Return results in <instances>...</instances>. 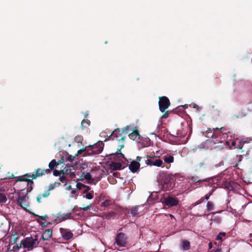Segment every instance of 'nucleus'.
Returning <instances> with one entry per match:
<instances>
[{
    "instance_id": "obj_1",
    "label": "nucleus",
    "mask_w": 252,
    "mask_h": 252,
    "mask_svg": "<svg viewBox=\"0 0 252 252\" xmlns=\"http://www.w3.org/2000/svg\"><path fill=\"white\" fill-rule=\"evenodd\" d=\"M129 128V126H126L122 129L118 128L115 129L111 133V134L108 136V138L105 140V141L109 140H113L116 138L118 141H124L126 138L125 135L127 134L128 132V129Z\"/></svg>"
},
{
    "instance_id": "obj_2",
    "label": "nucleus",
    "mask_w": 252,
    "mask_h": 252,
    "mask_svg": "<svg viewBox=\"0 0 252 252\" xmlns=\"http://www.w3.org/2000/svg\"><path fill=\"white\" fill-rule=\"evenodd\" d=\"M38 236L35 235L33 237H28L21 242L20 247L22 245L23 247L28 251L32 250L38 245Z\"/></svg>"
},
{
    "instance_id": "obj_3",
    "label": "nucleus",
    "mask_w": 252,
    "mask_h": 252,
    "mask_svg": "<svg viewBox=\"0 0 252 252\" xmlns=\"http://www.w3.org/2000/svg\"><path fill=\"white\" fill-rule=\"evenodd\" d=\"M104 144L102 141H99L93 145H89L87 153L89 155H97L101 153L103 151Z\"/></svg>"
},
{
    "instance_id": "obj_4",
    "label": "nucleus",
    "mask_w": 252,
    "mask_h": 252,
    "mask_svg": "<svg viewBox=\"0 0 252 252\" xmlns=\"http://www.w3.org/2000/svg\"><path fill=\"white\" fill-rule=\"evenodd\" d=\"M28 191H26L25 194L21 192L18 193L17 203L24 210H27V208L29 207V203L28 201L29 197L28 196Z\"/></svg>"
},
{
    "instance_id": "obj_5",
    "label": "nucleus",
    "mask_w": 252,
    "mask_h": 252,
    "mask_svg": "<svg viewBox=\"0 0 252 252\" xmlns=\"http://www.w3.org/2000/svg\"><path fill=\"white\" fill-rule=\"evenodd\" d=\"M211 163L209 158H205L195 166V171L206 170L210 168Z\"/></svg>"
},
{
    "instance_id": "obj_6",
    "label": "nucleus",
    "mask_w": 252,
    "mask_h": 252,
    "mask_svg": "<svg viewBox=\"0 0 252 252\" xmlns=\"http://www.w3.org/2000/svg\"><path fill=\"white\" fill-rule=\"evenodd\" d=\"M158 105L159 110L162 113L164 112L170 105L169 98L165 96L159 97Z\"/></svg>"
},
{
    "instance_id": "obj_7",
    "label": "nucleus",
    "mask_w": 252,
    "mask_h": 252,
    "mask_svg": "<svg viewBox=\"0 0 252 252\" xmlns=\"http://www.w3.org/2000/svg\"><path fill=\"white\" fill-rule=\"evenodd\" d=\"M144 162L148 165H154L155 166L160 167L163 164V161L161 159L159 158H155V157L149 158L148 156H146L144 157Z\"/></svg>"
},
{
    "instance_id": "obj_8",
    "label": "nucleus",
    "mask_w": 252,
    "mask_h": 252,
    "mask_svg": "<svg viewBox=\"0 0 252 252\" xmlns=\"http://www.w3.org/2000/svg\"><path fill=\"white\" fill-rule=\"evenodd\" d=\"M126 240V235L122 232L118 233L115 237V243L120 247L125 246Z\"/></svg>"
},
{
    "instance_id": "obj_9",
    "label": "nucleus",
    "mask_w": 252,
    "mask_h": 252,
    "mask_svg": "<svg viewBox=\"0 0 252 252\" xmlns=\"http://www.w3.org/2000/svg\"><path fill=\"white\" fill-rule=\"evenodd\" d=\"M213 133L212 134L211 132H207V137H211L212 138H217L219 136H220V134L223 133H226V130L225 129V128L223 127H221L220 128L216 127L213 128Z\"/></svg>"
},
{
    "instance_id": "obj_10",
    "label": "nucleus",
    "mask_w": 252,
    "mask_h": 252,
    "mask_svg": "<svg viewBox=\"0 0 252 252\" xmlns=\"http://www.w3.org/2000/svg\"><path fill=\"white\" fill-rule=\"evenodd\" d=\"M31 174L30 173L29 174H26L23 176H19L16 177V182H22V181H26L27 182V186H30V190H32V185L33 184V180L29 179L26 178V177H31Z\"/></svg>"
},
{
    "instance_id": "obj_11",
    "label": "nucleus",
    "mask_w": 252,
    "mask_h": 252,
    "mask_svg": "<svg viewBox=\"0 0 252 252\" xmlns=\"http://www.w3.org/2000/svg\"><path fill=\"white\" fill-rule=\"evenodd\" d=\"M237 148L240 150L246 149V154H248L252 148V142L248 141H241Z\"/></svg>"
},
{
    "instance_id": "obj_12",
    "label": "nucleus",
    "mask_w": 252,
    "mask_h": 252,
    "mask_svg": "<svg viewBox=\"0 0 252 252\" xmlns=\"http://www.w3.org/2000/svg\"><path fill=\"white\" fill-rule=\"evenodd\" d=\"M48 174H49L47 169H42L41 168H38L35 170V173L32 174L31 177L32 178V180H34L38 177Z\"/></svg>"
},
{
    "instance_id": "obj_13",
    "label": "nucleus",
    "mask_w": 252,
    "mask_h": 252,
    "mask_svg": "<svg viewBox=\"0 0 252 252\" xmlns=\"http://www.w3.org/2000/svg\"><path fill=\"white\" fill-rule=\"evenodd\" d=\"M164 203L166 205L168 206H175L178 204L179 200L176 198L168 196L165 198Z\"/></svg>"
},
{
    "instance_id": "obj_14",
    "label": "nucleus",
    "mask_w": 252,
    "mask_h": 252,
    "mask_svg": "<svg viewBox=\"0 0 252 252\" xmlns=\"http://www.w3.org/2000/svg\"><path fill=\"white\" fill-rule=\"evenodd\" d=\"M172 182L168 177L166 178L162 183V189L164 190H171L173 187Z\"/></svg>"
},
{
    "instance_id": "obj_15",
    "label": "nucleus",
    "mask_w": 252,
    "mask_h": 252,
    "mask_svg": "<svg viewBox=\"0 0 252 252\" xmlns=\"http://www.w3.org/2000/svg\"><path fill=\"white\" fill-rule=\"evenodd\" d=\"M75 171V169L72 166L67 167L65 170H63V175H69L71 179H73L76 176Z\"/></svg>"
},
{
    "instance_id": "obj_16",
    "label": "nucleus",
    "mask_w": 252,
    "mask_h": 252,
    "mask_svg": "<svg viewBox=\"0 0 252 252\" xmlns=\"http://www.w3.org/2000/svg\"><path fill=\"white\" fill-rule=\"evenodd\" d=\"M140 166V163L135 160L132 161L128 166L129 170L133 173L136 172L139 170Z\"/></svg>"
},
{
    "instance_id": "obj_17",
    "label": "nucleus",
    "mask_w": 252,
    "mask_h": 252,
    "mask_svg": "<svg viewBox=\"0 0 252 252\" xmlns=\"http://www.w3.org/2000/svg\"><path fill=\"white\" fill-rule=\"evenodd\" d=\"M71 214V213H68L66 214H62L61 213H59L58 214V216L56 220H58L59 222H61L67 219H72Z\"/></svg>"
},
{
    "instance_id": "obj_18",
    "label": "nucleus",
    "mask_w": 252,
    "mask_h": 252,
    "mask_svg": "<svg viewBox=\"0 0 252 252\" xmlns=\"http://www.w3.org/2000/svg\"><path fill=\"white\" fill-rule=\"evenodd\" d=\"M128 136L133 140L138 141L140 140V135L138 129L136 128L135 130L128 134Z\"/></svg>"
},
{
    "instance_id": "obj_19",
    "label": "nucleus",
    "mask_w": 252,
    "mask_h": 252,
    "mask_svg": "<svg viewBox=\"0 0 252 252\" xmlns=\"http://www.w3.org/2000/svg\"><path fill=\"white\" fill-rule=\"evenodd\" d=\"M59 165V163L56 160V159H52L49 163L48 167L49 168L47 169V171H48L49 174H51L52 170H54V169L57 167Z\"/></svg>"
},
{
    "instance_id": "obj_20",
    "label": "nucleus",
    "mask_w": 252,
    "mask_h": 252,
    "mask_svg": "<svg viewBox=\"0 0 252 252\" xmlns=\"http://www.w3.org/2000/svg\"><path fill=\"white\" fill-rule=\"evenodd\" d=\"M117 214L113 211L109 212H104L101 213V217L103 219L110 220L111 218H114Z\"/></svg>"
},
{
    "instance_id": "obj_21",
    "label": "nucleus",
    "mask_w": 252,
    "mask_h": 252,
    "mask_svg": "<svg viewBox=\"0 0 252 252\" xmlns=\"http://www.w3.org/2000/svg\"><path fill=\"white\" fill-rule=\"evenodd\" d=\"M52 234V230L51 229H46L42 234V239L43 240H47L51 236Z\"/></svg>"
},
{
    "instance_id": "obj_22",
    "label": "nucleus",
    "mask_w": 252,
    "mask_h": 252,
    "mask_svg": "<svg viewBox=\"0 0 252 252\" xmlns=\"http://www.w3.org/2000/svg\"><path fill=\"white\" fill-rule=\"evenodd\" d=\"M50 194V192H49V190H45L43 193H40L38 194L36 198V200L38 203H40L42 202L41 198H47Z\"/></svg>"
},
{
    "instance_id": "obj_23",
    "label": "nucleus",
    "mask_w": 252,
    "mask_h": 252,
    "mask_svg": "<svg viewBox=\"0 0 252 252\" xmlns=\"http://www.w3.org/2000/svg\"><path fill=\"white\" fill-rule=\"evenodd\" d=\"M110 167L114 170H121L122 169V164L119 162H112L110 164Z\"/></svg>"
},
{
    "instance_id": "obj_24",
    "label": "nucleus",
    "mask_w": 252,
    "mask_h": 252,
    "mask_svg": "<svg viewBox=\"0 0 252 252\" xmlns=\"http://www.w3.org/2000/svg\"><path fill=\"white\" fill-rule=\"evenodd\" d=\"M73 233L70 231H67L63 234V238L65 240H69L72 238Z\"/></svg>"
},
{
    "instance_id": "obj_25",
    "label": "nucleus",
    "mask_w": 252,
    "mask_h": 252,
    "mask_svg": "<svg viewBox=\"0 0 252 252\" xmlns=\"http://www.w3.org/2000/svg\"><path fill=\"white\" fill-rule=\"evenodd\" d=\"M82 176L84 177L85 179L89 181V183H92L94 181V179L92 178L91 173L89 172H83L82 173Z\"/></svg>"
},
{
    "instance_id": "obj_26",
    "label": "nucleus",
    "mask_w": 252,
    "mask_h": 252,
    "mask_svg": "<svg viewBox=\"0 0 252 252\" xmlns=\"http://www.w3.org/2000/svg\"><path fill=\"white\" fill-rule=\"evenodd\" d=\"M162 158L164 162L167 163H171L174 161V157L173 156L170 155L169 156H163Z\"/></svg>"
},
{
    "instance_id": "obj_27",
    "label": "nucleus",
    "mask_w": 252,
    "mask_h": 252,
    "mask_svg": "<svg viewBox=\"0 0 252 252\" xmlns=\"http://www.w3.org/2000/svg\"><path fill=\"white\" fill-rule=\"evenodd\" d=\"M186 135V132L185 131L183 132L180 130H178L175 133V134H171L172 137H179L180 138H182L185 136Z\"/></svg>"
},
{
    "instance_id": "obj_28",
    "label": "nucleus",
    "mask_w": 252,
    "mask_h": 252,
    "mask_svg": "<svg viewBox=\"0 0 252 252\" xmlns=\"http://www.w3.org/2000/svg\"><path fill=\"white\" fill-rule=\"evenodd\" d=\"M182 247L185 250H189L190 248V243L187 240H184L182 242Z\"/></svg>"
},
{
    "instance_id": "obj_29",
    "label": "nucleus",
    "mask_w": 252,
    "mask_h": 252,
    "mask_svg": "<svg viewBox=\"0 0 252 252\" xmlns=\"http://www.w3.org/2000/svg\"><path fill=\"white\" fill-rule=\"evenodd\" d=\"M112 204V202L110 200H105L104 201L102 202L101 206L105 207H108Z\"/></svg>"
},
{
    "instance_id": "obj_30",
    "label": "nucleus",
    "mask_w": 252,
    "mask_h": 252,
    "mask_svg": "<svg viewBox=\"0 0 252 252\" xmlns=\"http://www.w3.org/2000/svg\"><path fill=\"white\" fill-rule=\"evenodd\" d=\"M90 125V121L89 120L84 119L81 122V126L82 128L89 126Z\"/></svg>"
},
{
    "instance_id": "obj_31",
    "label": "nucleus",
    "mask_w": 252,
    "mask_h": 252,
    "mask_svg": "<svg viewBox=\"0 0 252 252\" xmlns=\"http://www.w3.org/2000/svg\"><path fill=\"white\" fill-rule=\"evenodd\" d=\"M124 144H121L120 145V148L117 149V151L114 154L115 155H120L121 157L124 158V155L121 152V150L123 148H124Z\"/></svg>"
},
{
    "instance_id": "obj_32",
    "label": "nucleus",
    "mask_w": 252,
    "mask_h": 252,
    "mask_svg": "<svg viewBox=\"0 0 252 252\" xmlns=\"http://www.w3.org/2000/svg\"><path fill=\"white\" fill-rule=\"evenodd\" d=\"M236 161L237 162L236 164L234 165V167H237L238 165V162L241 161L243 158V157L242 155H236Z\"/></svg>"
},
{
    "instance_id": "obj_33",
    "label": "nucleus",
    "mask_w": 252,
    "mask_h": 252,
    "mask_svg": "<svg viewBox=\"0 0 252 252\" xmlns=\"http://www.w3.org/2000/svg\"><path fill=\"white\" fill-rule=\"evenodd\" d=\"M207 209L208 211H212L214 209V204L210 201H208L207 203Z\"/></svg>"
},
{
    "instance_id": "obj_34",
    "label": "nucleus",
    "mask_w": 252,
    "mask_h": 252,
    "mask_svg": "<svg viewBox=\"0 0 252 252\" xmlns=\"http://www.w3.org/2000/svg\"><path fill=\"white\" fill-rule=\"evenodd\" d=\"M6 201V196L4 194L0 193V203H5Z\"/></svg>"
},
{
    "instance_id": "obj_35",
    "label": "nucleus",
    "mask_w": 252,
    "mask_h": 252,
    "mask_svg": "<svg viewBox=\"0 0 252 252\" xmlns=\"http://www.w3.org/2000/svg\"><path fill=\"white\" fill-rule=\"evenodd\" d=\"M63 170H53V175L55 176H60L62 174H63Z\"/></svg>"
},
{
    "instance_id": "obj_36",
    "label": "nucleus",
    "mask_w": 252,
    "mask_h": 252,
    "mask_svg": "<svg viewBox=\"0 0 252 252\" xmlns=\"http://www.w3.org/2000/svg\"><path fill=\"white\" fill-rule=\"evenodd\" d=\"M225 235V233L224 232H220L219 235L217 236L216 238L217 240L221 241L222 240V236H224Z\"/></svg>"
},
{
    "instance_id": "obj_37",
    "label": "nucleus",
    "mask_w": 252,
    "mask_h": 252,
    "mask_svg": "<svg viewBox=\"0 0 252 252\" xmlns=\"http://www.w3.org/2000/svg\"><path fill=\"white\" fill-rule=\"evenodd\" d=\"M56 187V183L51 184L48 186V189L47 190H49L50 192L51 190L54 189Z\"/></svg>"
},
{
    "instance_id": "obj_38",
    "label": "nucleus",
    "mask_w": 252,
    "mask_h": 252,
    "mask_svg": "<svg viewBox=\"0 0 252 252\" xmlns=\"http://www.w3.org/2000/svg\"><path fill=\"white\" fill-rule=\"evenodd\" d=\"M137 210L138 207H136L132 209L131 210V214L134 216L138 215V213L137 212Z\"/></svg>"
},
{
    "instance_id": "obj_39",
    "label": "nucleus",
    "mask_w": 252,
    "mask_h": 252,
    "mask_svg": "<svg viewBox=\"0 0 252 252\" xmlns=\"http://www.w3.org/2000/svg\"><path fill=\"white\" fill-rule=\"evenodd\" d=\"M85 187V185L81 183H77L76 184V188L78 189H81L83 188H84Z\"/></svg>"
},
{
    "instance_id": "obj_40",
    "label": "nucleus",
    "mask_w": 252,
    "mask_h": 252,
    "mask_svg": "<svg viewBox=\"0 0 252 252\" xmlns=\"http://www.w3.org/2000/svg\"><path fill=\"white\" fill-rule=\"evenodd\" d=\"M64 175H63L62 176H60L59 179L60 181L62 183L66 182L67 181L66 177Z\"/></svg>"
},
{
    "instance_id": "obj_41",
    "label": "nucleus",
    "mask_w": 252,
    "mask_h": 252,
    "mask_svg": "<svg viewBox=\"0 0 252 252\" xmlns=\"http://www.w3.org/2000/svg\"><path fill=\"white\" fill-rule=\"evenodd\" d=\"M191 180H193V182H196V183H198V182L201 183V182H202L203 181H205V182L207 181V179H203V180H197L194 177H192L191 178Z\"/></svg>"
},
{
    "instance_id": "obj_42",
    "label": "nucleus",
    "mask_w": 252,
    "mask_h": 252,
    "mask_svg": "<svg viewBox=\"0 0 252 252\" xmlns=\"http://www.w3.org/2000/svg\"><path fill=\"white\" fill-rule=\"evenodd\" d=\"M93 194L89 192L86 193L85 195V197L88 199H92L93 198Z\"/></svg>"
},
{
    "instance_id": "obj_43",
    "label": "nucleus",
    "mask_w": 252,
    "mask_h": 252,
    "mask_svg": "<svg viewBox=\"0 0 252 252\" xmlns=\"http://www.w3.org/2000/svg\"><path fill=\"white\" fill-rule=\"evenodd\" d=\"M91 207V205H87V206H85V207H83L82 208H80V210H83L84 211H88L89 209H90V208Z\"/></svg>"
},
{
    "instance_id": "obj_44",
    "label": "nucleus",
    "mask_w": 252,
    "mask_h": 252,
    "mask_svg": "<svg viewBox=\"0 0 252 252\" xmlns=\"http://www.w3.org/2000/svg\"><path fill=\"white\" fill-rule=\"evenodd\" d=\"M244 116H245V115H243L242 113H241V114L239 115H234L233 116V118L234 119V118H237V119H238V118H242L243 117H244Z\"/></svg>"
},
{
    "instance_id": "obj_45",
    "label": "nucleus",
    "mask_w": 252,
    "mask_h": 252,
    "mask_svg": "<svg viewBox=\"0 0 252 252\" xmlns=\"http://www.w3.org/2000/svg\"><path fill=\"white\" fill-rule=\"evenodd\" d=\"M164 112L165 113L163 114V115L162 116V118L166 119L168 117V116L169 115V113L168 111H167L166 112L165 111Z\"/></svg>"
},
{
    "instance_id": "obj_46",
    "label": "nucleus",
    "mask_w": 252,
    "mask_h": 252,
    "mask_svg": "<svg viewBox=\"0 0 252 252\" xmlns=\"http://www.w3.org/2000/svg\"><path fill=\"white\" fill-rule=\"evenodd\" d=\"M84 188H85V190H84V192H83L84 193H88V192L91 189L90 187L89 186H87L86 185H85V187H84Z\"/></svg>"
},
{
    "instance_id": "obj_47",
    "label": "nucleus",
    "mask_w": 252,
    "mask_h": 252,
    "mask_svg": "<svg viewBox=\"0 0 252 252\" xmlns=\"http://www.w3.org/2000/svg\"><path fill=\"white\" fill-rule=\"evenodd\" d=\"M204 200V198L203 197H202L200 199H199V200L197 201L195 203V205H198L201 203H202Z\"/></svg>"
},
{
    "instance_id": "obj_48",
    "label": "nucleus",
    "mask_w": 252,
    "mask_h": 252,
    "mask_svg": "<svg viewBox=\"0 0 252 252\" xmlns=\"http://www.w3.org/2000/svg\"><path fill=\"white\" fill-rule=\"evenodd\" d=\"M142 160H143L144 161V157H140V156H137L136 157V161H137L139 163V162L141 161Z\"/></svg>"
},
{
    "instance_id": "obj_49",
    "label": "nucleus",
    "mask_w": 252,
    "mask_h": 252,
    "mask_svg": "<svg viewBox=\"0 0 252 252\" xmlns=\"http://www.w3.org/2000/svg\"><path fill=\"white\" fill-rule=\"evenodd\" d=\"M85 150H86V149H80V150H78L77 153V155H78L81 154L83 151H84Z\"/></svg>"
},
{
    "instance_id": "obj_50",
    "label": "nucleus",
    "mask_w": 252,
    "mask_h": 252,
    "mask_svg": "<svg viewBox=\"0 0 252 252\" xmlns=\"http://www.w3.org/2000/svg\"><path fill=\"white\" fill-rule=\"evenodd\" d=\"M42 220H45L48 218V216L45 215L44 216H39Z\"/></svg>"
},
{
    "instance_id": "obj_51",
    "label": "nucleus",
    "mask_w": 252,
    "mask_h": 252,
    "mask_svg": "<svg viewBox=\"0 0 252 252\" xmlns=\"http://www.w3.org/2000/svg\"><path fill=\"white\" fill-rule=\"evenodd\" d=\"M74 158V157H72V156H69L68 160L71 161H72Z\"/></svg>"
},
{
    "instance_id": "obj_52",
    "label": "nucleus",
    "mask_w": 252,
    "mask_h": 252,
    "mask_svg": "<svg viewBox=\"0 0 252 252\" xmlns=\"http://www.w3.org/2000/svg\"><path fill=\"white\" fill-rule=\"evenodd\" d=\"M210 194H206L204 197H205V199L206 200H208L209 199V197H210Z\"/></svg>"
},
{
    "instance_id": "obj_53",
    "label": "nucleus",
    "mask_w": 252,
    "mask_h": 252,
    "mask_svg": "<svg viewBox=\"0 0 252 252\" xmlns=\"http://www.w3.org/2000/svg\"><path fill=\"white\" fill-rule=\"evenodd\" d=\"M221 249H217L216 250L214 251L213 252H221Z\"/></svg>"
},
{
    "instance_id": "obj_54",
    "label": "nucleus",
    "mask_w": 252,
    "mask_h": 252,
    "mask_svg": "<svg viewBox=\"0 0 252 252\" xmlns=\"http://www.w3.org/2000/svg\"><path fill=\"white\" fill-rule=\"evenodd\" d=\"M209 249H212V243L210 242L209 244Z\"/></svg>"
},
{
    "instance_id": "obj_55",
    "label": "nucleus",
    "mask_w": 252,
    "mask_h": 252,
    "mask_svg": "<svg viewBox=\"0 0 252 252\" xmlns=\"http://www.w3.org/2000/svg\"><path fill=\"white\" fill-rule=\"evenodd\" d=\"M17 239H18V238H17V237H15V238H14L13 239V242H14V243H15V242L17 241Z\"/></svg>"
},
{
    "instance_id": "obj_56",
    "label": "nucleus",
    "mask_w": 252,
    "mask_h": 252,
    "mask_svg": "<svg viewBox=\"0 0 252 252\" xmlns=\"http://www.w3.org/2000/svg\"><path fill=\"white\" fill-rule=\"evenodd\" d=\"M54 183H56V187L57 186H60L61 185V183L60 182H55Z\"/></svg>"
},
{
    "instance_id": "obj_57",
    "label": "nucleus",
    "mask_w": 252,
    "mask_h": 252,
    "mask_svg": "<svg viewBox=\"0 0 252 252\" xmlns=\"http://www.w3.org/2000/svg\"><path fill=\"white\" fill-rule=\"evenodd\" d=\"M76 193L75 190H72L71 191V194H75Z\"/></svg>"
},
{
    "instance_id": "obj_58",
    "label": "nucleus",
    "mask_w": 252,
    "mask_h": 252,
    "mask_svg": "<svg viewBox=\"0 0 252 252\" xmlns=\"http://www.w3.org/2000/svg\"><path fill=\"white\" fill-rule=\"evenodd\" d=\"M71 189V186L70 185L68 186L67 187V189L69 190V189Z\"/></svg>"
},
{
    "instance_id": "obj_59",
    "label": "nucleus",
    "mask_w": 252,
    "mask_h": 252,
    "mask_svg": "<svg viewBox=\"0 0 252 252\" xmlns=\"http://www.w3.org/2000/svg\"><path fill=\"white\" fill-rule=\"evenodd\" d=\"M42 226H47V223H46L45 222H44L43 223V224H42Z\"/></svg>"
},
{
    "instance_id": "obj_60",
    "label": "nucleus",
    "mask_w": 252,
    "mask_h": 252,
    "mask_svg": "<svg viewBox=\"0 0 252 252\" xmlns=\"http://www.w3.org/2000/svg\"><path fill=\"white\" fill-rule=\"evenodd\" d=\"M231 144H232V146H235V142L233 141V142H232Z\"/></svg>"
},
{
    "instance_id": "obj_61",
    "label": "nucleus",
    "mask_w": 252,
    "mask_h": 252,
    "mask_svg": "<svg viewBox=\"0 0 252 252\" xmlns=\"http://www.w3.org/2000/svg\"><path fill=\"white\" fill-rule=\"evenodd\" d=\"M75 208H76V206H73V207H72V211H74L75 210Z\"/></svg>"
},
{
    "instance_id": "obj_62",
    "label": "nucleus",
    "mask_w": 252,
    "mask_h": 252,
    "mask_svg": "<svg viewBox=\"0 0 252 252\" xmlns=\"http://www.w3.org/2000/svg\"><path fill=\"white\" fill-rule=\"evenodd\" d=\"M172 112H174V113H176L175 110H173L172 111Z\"/></svg>"
},
{
    "instance_id": "obj_63",
    "label": "nucleus",
    "mask_w": 252,
    "mask_h": 252,
    "mask_svg": "<svg viewBox=\"0 0 252 252\" xmlns=\"http://www.w3.org/2000/svg\"><path fill=\"white\" fill-rule=\"evenodd\" d=\"M244 151H245L244 150H242V152H244Z\"/></svg>"
},
{
    "instance_id": "obj_64",
    "label": "nucleus",
    "mask_w": 252,
    "mask_h": 252,
    "mask_svg": "<svg viewBox=\"0 0 252 252\" xmlns=\"http://www.w3.org/2000/svg\"><path fill=\"white\" fill-rule=\"evenodd\" d=\"M25 190V189H22V191H23V190Z\"/></svg>"
}]
</instances>
